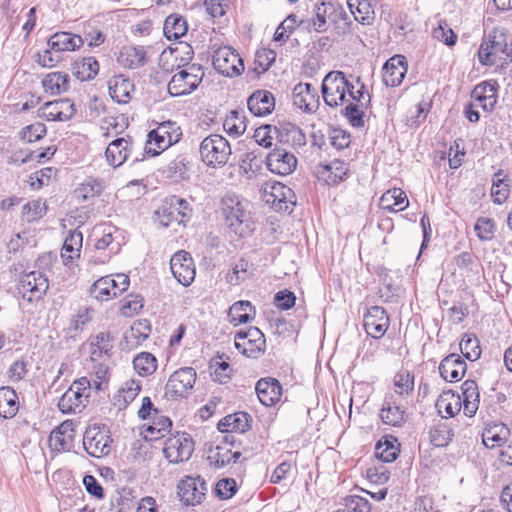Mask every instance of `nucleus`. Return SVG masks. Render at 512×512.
I'll list each match as a JSON object with an SVG mask.
<instances>
[{"label": "nucleus", "mask_w": 512, "mask_h": 512, "mask_svg": "<svg viewBox=\"0 0 512 512\" xmlns=\"http://www.w3.org/2000/svg\"><path fill=\"white\" fill-rule=\"evenodd\" d=\"M471 98L482 107L491 112L497 103V89L494 84L486 81L478 84L471 92Z\"/></svg>", "instance_id": "nucleus-31"}, {"label": "nucleus", "mask_w": 512, "mask_h": 512, "mask_svg": "<svg viewBox=\"0 0 512 512\" xmlns=\"http://www.w3.org/2000/svg\"><path fill=\"white\" fill-rule=\"evenodd\" d=\"M202 161L210 167H221L228 163L231 146L226 138L219 134L205 137L199 147Z\"/></svg>", "instance_id": "nucleus-4"}, {"label": "nucleus", "mask_w": 512, "mask_h": 512, "mask_svg": "<svg viewBox=\"0 0 512 512\" xmlns=\"http://www.w3.org/2000/svg\"><path fill=\"white\" fill-rule=\"evenodd\" d=\"M322 96L326 105L338 107L346 102L348 80L342 71H330L323 79Z\"/></svg>", "instance_id": "nucleus-6"}, {"label": "nucleus", "mask_w": 512, "mask_h": 512, "mask_svg": "<svg viewBox=\"0 0 512 512\" xmlns=\"http://www.w3.org/2000/svg\"><path fill=\"white\" fill-rule=\"evenodd\" d=\"M133 83L123 75L115 76L109 82V94L119 104H126L131 99Z\"/></svg>", "instance_id": "nucleus-38"}, {"label": "nucleus", "mask_w": 512, "mask_h": 512, "mask_svg": "<svg viewBox=\"0 0 512 512\" xmlns=\"http://www.w3.org/2000/svg\"><path fill=\"white\" fill-rule=\"evenodd\" d=\"M76 112L75 104L68 98L46 102L39 108V116L47 121L65 122L72 119Z\"/></svg>", "instance_id": "nucleus-13"}, {"label": "nucleus", "mask_w": 512, "mask_h": 512, "mask_svg": "<svg viewBox=\"0 0 512 512\" xmlns=\"http://www.w3.org/2000/svg\"><path fill=\"white\" fill-rule=\"evenodd\" d=\"M296 29V14H289L277 27L274 40L276 42H286Z\"/></svg>", "instance_id": "nucleus-61"}, {"label": "nucleus", "mask_w": 512, "mask_h": 512, "mask_svg": "<svg viewBox=\"0 0 512 512\" xmlns=\"http://www.w3.org/2000/svg\"><path fill=\"white\" fill-rule=\"evenodd\" d=\"M256 394L259 401L264 406H273L280 401L282 395V386L274 378H262L256 383Z\"/></svg>", "instance_id": "nucleus-25"}, {"label": "nucleus", "mask_w": 512, "mask_h": 512, "mask_svg": "<svg viewBox=\"0 0 512 512\" xmlns=\"http://www.w3.org/2000/svg\"><path fill=\"white\" fill-rule=\"evenodd\" d=\"M251 416L246 412H236L222 418L217 427L221 432L244 433L250 427Z\"/></svg>", "instance_id": "nucleus-35"}, {"label": "nucleus", "mask_w": 512, "mask_h": 512, "mask_svg": "<svg viewBox=\"0 0 512 512\" xmlns=\"http://www.w3.org/2000/svg\"><path fill=\"white\" fill-rule=\"evenodd\" d=\"M83 243V234L79 230L75 229L70 231L67 237L65 238L62 250L61 257L65 265H68L75 258L80 257V251Z\"/></svg>", "instance_id": "nucleus-40"}, {"label": "nucleus", "mask_w": 512, "mask_h": 512, "mask_svg": "<svg viewBox=\"0 0 512 512\" xmlns=\"http://www.w3.org/2000/svg\"><path fill=\"white\" fill-rule=\"evenodd\" d=\"M460 350L463 356L469 361L478 360L481 355L478 338L466 334L460 342Z\"/></svg>", "instance_id": "nucleus-57"}, {"label": "nucleus", "mask_w": 512, "mask_h": 512, "mask_svg": "<svg viewBox=\"0 0 512 512\" xmlns=\"http://www.w3.org/2000/svg\"><path fill=\"white\" fill-rule=\"evenodd\" d=\"M223 213L226 224L239 237H245L250 231V216L237 196L223 198Z\"/></svg>", "instance_id": "nucleus-5"}, {"label": "nucleus", "mask_w": 512, "mask_h": 512, "mask_svg": "<svg viewBox=\"0 0 512 512\" xmlns=\"http://www.w3.org/2000/svg\"><path fill=\"white\" fill-rule=\"evenodd\" d=\"M397 440L393 437L380 440L375 447V455L383 462H393L399 455V448L395 444Z\"/></svg>", "instance_id": "nucleus-52"}, {"label": "nucleus", "mask_w": 512, "mask_h": 512, "mask_svg": "<svg viewBox=\"0 0 512 512\" xmlns=\"http://www.w3.org/2000/svg\"><path fill=\"white\" fill-rule=\"evenodd\" d=\"M234 340L236 349L249 358L257 359L265 352L266 339L257 327L239 330Z\"/></svg>", "instance_id": "nucleus-7"}, {"label": "nucleus", "mask_w": 512, "mask_h": 512, "mask_svg": "<svg viewBox=\"0 0 512 512\" xmlns=\"http://www.w3.org/2000/svg\"><path fill=\"white\" fill-rule=\"evenodd\" d=\"M113 285H115V282L112 281L110 276L101 277L92 284L89 293L91 297L97 300L108 301L117 297Z\"/></svg>", "instance_id": "nucleus-48"}, {"label": "nucleus", "mask_w": 512, "mask_h": 512, "mask_svg": "<svg viewBox=\"0 0 512 512\" xmlns=\"http://www.w3.org/2000/svg\"><path fill=\"white\" fill-rule=\"evenodd\" d=\"M467 370V363L456 353L446 356L439 365V373L445 381H460Z\"/></svg>", "instance_id": "nucleus-23"}, {"label": "nucleus", "mask_w": 512, "mask_h": 512, "mask_svg": "<svg viewBox=\"0 0 512 512\" xmlns=\"http://www.w3.org/2000/svg\"><path fill=\"white\" fill-rule=\"evenodd\" d=\"M433 37L445 45L452 47L457 43V34L449 27L446 21H440L433 30Z\"/></svg>", "instance_id": "nucleus-64"}, {"label": "nucleus", "mask_w": 512, "mask_h": 512, "mask_svg": "<svg viewBox=\"0 0 512 512\" xmlns=\"http://www.w3.org/2000/svg\"><path fill=\"white\" fill-rule=\"evenodd\" d=\"M118 62L125 68H139L145 63V51L142 47L125 46L120 51Z\"/></svg>", "instance_id": "nucleus-43"}, {"label": "nucleus", "mask_w": 512, "mask_h": 512, "mask_svg": "<svg viewBox=\"0 0 512 512\" xmlns=\"http://www.w3.org/2000/svg\"><path fill=\"white\" fill-rule=\"evenodd\" d=\"M206 491L207 484L200 477L187 476L178 484V495L186 505L200 504Z\"/></svg>", "instance_id": "nucleus-17"}, {"label": "nucleus", "mask_w": 512, "mask_h": 512, "mask_svg": "<svg viewBox=\"0 0 512 512\" xmlns=\"http://www.w3.org/2000/svg\"><path fill=\"white\" fill-rule=\"evenodd\" d=\"M293 102L306 113H314L320 105L319 95L310 83H298L293 89Z\"/></svg>", "instance_id": "nucleus-19"}, {"label": "nucleus", "mask_w": 512, "mask_h": 512, "mask_svg": "<svg viewBox=\"0 0 512 512\" xmlns=\"http://www.w3.org/2000/svg\"><path fill=\"white\" fill-rule=\"evenodd\" d=\"M331 11L328 9V2L320 0L314 7L313 30L317 33L326 32L328 29V20L330 19Z\"/></svg>", "instance_id": "nucleus-55"}, {"label": "nucleus", "mask_w": 512, "mask_h": 512, "mask_svg": "<svg viewBox=\"0 0 512 512\" xmlns=\"http://www.w3.org/2000/svg\"><path fill=\"white\" fill-rule=\"evenodd\" d=\"M478 57L483 65H508L512 62V36L502 29H494L481 43Z\"/></svg>", "instance_id": "nucleus-1"}, {"label": "nucleus", "mask_w": 512, "mask_h": 512, "mask_svg": "<svg viewBox=\"0 0 512 512\" xmlns=\"http://www.w3.org/2000/svg\"><path fill=\"white\" fill-rule=\"evenodd\" d=\"M88 395H82L74 388H69L59 399L58 408L64 414L80 412L85 407Z\"/></svg>", "instance_id": "nucleus-37"}, {"label": "nucleus", "mask_w": 512, "mask_h": 512, "mask_svg": "<svg viewBox=\"0 0 512 512\" xmlns=\"http://www.w3.org/2000/svg\"><path fill=\"white\" fill-rule=\"evenodd\" d=\"M267 168L274 174L286 176L291 174L297 167V158L285 148L275 144L274 150L266 157Z\"/></svg>", "instance_id": "nucleus-15"}, {"label": "nucleus", "mask_w": 512, "mask_h": 512, "mask_svg": "<svg viewBox=\"0 0 512 512\" xmlns=\"http://www.w3.org/2000/svg\"><path fill=\"white\" fill-rule=\"evenodd\" d=\"M48 288V278L38 270L24 274L18 284V290L22 298L30 303L41 300Z\"/></svg>", "instance_id": "nucleus-10"}, {"label": "nucleus", "mask_w": 512, "mask_h": 512, "mask_svg": "<svg viewBox=\"0 0 512 512\" xmlns=\"http://www.w3.org/2000/svg\"><path fill=\"white\" fill-rule=\"evenodd\" d=\"M212 63L219 74L227 77L238 76L245 69L242 58L231 46H222L215 49Z\"/></svg>", "instance_id": "nucleus-8"}, {"label": "nucleus", "mask_w": 512, "mask_h": 512, "mask_svg": "<svg viewBox=\"0 0 512 512\" xmlns=\"http://www.w3.org/2000/svg\"><path fill=\"white\" fill-rule=\"evenodd\" d=\"M183 49L184 56L180 58L179 66L188 65V68L174 74L168 83V92L173 97L191 94L197 89L205 75L202 65H189L194 55L192 47L184 44Z\"/></svg>", "instance_id": "nucleus-2"}, {"label": "nucleus", "mask_w": 512, "mask_h": 512, "mask_svg": "<svg viewBox=\"0 0 512 512\" xmlns=\"http://www.w3.org/2000/svg\"><path fill=\"white\" fill-rule=\"evenodd\" d=\"M240 457L241 452H232L226 445H216L207 452V461L214 469L224 468L231 463H236Z\"/></svg>", "instance_id": "nucleus-29"}, {"label": "nucleus", "mask_w": 512, "mask_h": 512, "mask_svg": "<svg viewBox=\"0 0 512 512\" xmlns=\"http://www.w3.org/2000/svg\"><path fill=\"white\" fill-rule=\"evenodd\" d=\"M254 272V264L241 257L233 263L232 269L226 274L225 278L227 283L236 286L253 277Z\"/></svg>", "instance_id": "nucleus-34"}, {"label": "nucleus", "mask_w": 512, "mask_h": 512, "mask_svg": "<svg viewBox=\"0 0 512 512\" xmlns=\"http://www.w3.org/2000/svg\"><path fill=\"white\" fill-rule=\"evenodd\" d=\"M395 393L409 395L414 389V376L408 371H400L394 377Z\"/></svg>", "instance_id": "nucleus-62"}, {"label": "nucleus", "mask_w": 512, "mask_h": 512, "mask_svg": "<svg viewBox=\"0 0 512 512\" xmlns=\"http://www.w3.org/2000/svg\"><path fill=\"white\" fill-rule=\"evenodd\" d=\"M74 440V424L70 420L62 422L49 436V448L52 452L70 451Z\"/></svg>", "instance_id": "nucleus-20"}, {"label": "nucleus", "mask_w": 512, "mask_h": 512, "mask_svg": "<svg viewBox=\"0 0 512 512\" xmlns=\"http://www.w3.org/2000/svg\"><path fill=\"white\" fill-rule=\"evenodd\" d=\"M256 315V309L250 301L240 300L235 302L228 311L229 322L234 326L248 323Z\"/></svg>", "instance_id": "nucleus-36"}, {"label": "nucleus", "mask_w": 512, "mask_h": 512, "mask_svg": "<svg viewBox=\"0 0 512 512\" xmlns=\"http://www.w3.org/2000/svg\"><path fill=\"white\" fill-rule=\"evenodd\" d=\"M163 130H159L158 128L151 130L147 135V141L145 145V153L155 157L158 156L162 151L169 148L172 143L168 142V139L165 137Z\"/></svg>", "instance_id": "nucleus-45"}, {"label": "nucleus", "mask_w": 512, "mask_h": 512, "mask_svg": "<svg viewBox=\"0 0 512 512\" xmlns=\"http://www.w3.org/2000/svg\"><path fill=\"white\" fill-rule=\"evenodd\" d=\"M190 161L184 154H179L171 160L162 174L173 182H181L190 178Z\"/></svg>", "instance_id": "nucleus-32"}, {"label": "nucleus", "mask_w": 512, "mask_h": 512, "mask_svg": "<svg viewBox=\"0 0 512 512\" xmlns=\"http://www.w3.org/2000/svg\"><path fill=\"white\" fill-rule=\"evenodd\" d=\"M19 410L17 393L11 387L0 388V417L13 418Z\"/></svg>", "instance_id": "nucleus-41"}, {"label": "nucleus", "mask_w": 512, "mask_h": 512, "mask_svg": "<svg viewBox=\"0 0 512 512\" xmlns=\"http://www.w3.org/2000/svg\"><path fill=\"white\" fill-rule=\"evenodd\" d=\"M47 211V207L41 200H33L23 206L22 217L27 222H34L41 219Z\"/></svg>", "instance_id": "nucleus-59"}, {"label": "nucleus", "mask_w": 512, "mask_h": 512, "mask_svg": "<svg viewBox=\"0 0 512 512\" xmlns=\"http://www.w3.org/2000/svg\"><path fill=\"white\" fill-rule=\"evenodd\" d=\"M111 337L108 332H100L98 333L94 341L92 342V359L100 358L103 355H108L110 350L112 349Z\"/></svg>", "instance_id": "nucleus-58"}, {"label": "nucleus", "mask_w": 512, "mask_h": 512, "mask_svg": "<svg viewBox=\"0 0 512 512\" xmlns=\"http://www.w3.org/2000/svg\"><path fill=\"white\" fill-rule=\"evenodd\" d=\"M193 451L194 442L187 433L168 438L163 448L164 456L170 463L189 460Z\"/></svg>", "instance_id": "nucleus-12"}, {"label": "nucleus", "mask_w": 512, "mask_h": 512, "mask_svg": "<svg viewBox=\"0 0 512 512\" xmlns=\"http://www.w3.org/2000/svg\"><path fill=\"white\" fill-rule=\"evenodd\" d=\"M163 213L169 218L170 221L184 223L190 220L193 214V210L185 199L173 195L165 200Z\"/></svg>", "instance_id": "nucleus-24"}, {"label": "nucleus", "mask_w": 512, "mask_h": 512, "mask_svg": "<svg viewBox=\"0 0 512 512\" xmlns=\"http://www.w3.org/2000/svg\"><path fill=\"white\" fill-rule=\"evenodd\" d=\"M99 72V63L92 57H84L74 65V75L81 81L94 79Z\"/></svg>", "instance_id": "nucleus-50"}, {"label": "nucleus", "mask_w": 512, "mask_h": 512, "mask_svg": "<svg viewBox=\"0 0 512 512\" xmlns=\"http://www.w3.org/2000/svg\"><path fill=\"white\" fill-rule=\"evenodd\" d=\"M435 407L440 414L445 412L446 417H454L461 410V396L452 391H445L438 397Z\"/></svg>", "instance_id": "nucleus-42"}, {"label": "nucleus", "mask_w": 512, "mask_h": 512, "mask_svg": "<svg viewBox=\"0 0 512 512\" xmlns=\"http://www.w3.org/2000/svg\"><path fill=\"white\" fill-rule=\"evenodd\" d=\"M249 111L258 117L270 114L275 108V98L270 91L257 90L248 98Z\"/></svg>", "instance_id": "nucleus-27"}, {"label": "nucleus", "mask_w": 512, "mask_h": 512, "mask_svg": "<svg viewBox=\"0 0 512 512\" xmlns=\"http://www.w3.org/2000/svg\"><path fill=\"white\" fill-rule=\"evenodd\" d=\"M474 231L480 241H491L495 234V223L487 217H479L475 223Z\"/></svg>", "instance_id": "nucleus-60"}, {"label": "nucleus", "mask_w": 512, "mask_h": 512, "mask_svg": "<svg viewBox=\"0 0 512 512\" xmlns=\"http://www.w3.org/2000/svg\"><path fill=\"white\" fill-rule=\"evenodd\" d=\"M196 381V371L192 367H183L175 371L168 379L165 395L170 398L186 397Z\"/></svg>", "instance_id": "nucleus-11"}, {"label": "nucleus", "mask_w": 512, "mask_h": 512, "mask_svg": "<svg viewBox=\"0 0 512 512\" xmlns=\"http://www.w3.org/2000/svg\"><path fill=\"white\" fill-rule=\"evenodd\" d=\"M141 385L139 381L129 380L125 382L113 396L112 403L119 411L124 410L139 394Z\"/></svg>", "instance_id": "nucleus-39"}, {"label": "nucleus", "mask_w": 512, "mask_h": 512, "mask_svg": "<svg viewBox=\"0 0 512 512\" xmlns=\"http://www.w3.org/2000/svg\"><path fill=\"white\" fill-rule=\"evenodd\" d=\"M461 390L464 414L467 417H473L478 410L480 402L478 385L474 380L468 379L463 382Z\"/></svg>", "instance_id": "nucleus-33"}, {"label": "nucleus", "mask_w": 512, "mask_h": 512, "mask_svg": "<svg viewBox=\"0 0 512 512\" xmlns=\"http://www.w3.org/2000/svg\"><path fill=\"white\" fill-rule=\"evenodd\" d=\"M84 43V39L77 34L69 32H56L47 41V49L38 54V63L43 67H53L60 60L61 52L75 51Z\"/></svg>", "instance_id": "nucleus-3"}, {"label": "nucleus", "mask_w": 512, "mask_h": 512, "mask_svg": "<svg viewBox=\"0 0 512 512\" xmlns=\"http://www.w3.org/2000/svg\"><path fill=\"white\" fill-rule=\"evenodd\" d=\"M348 164L335 159L328 164H318L315 169L316 177L326 185L333 186L343 181L348 175Z\"/></svg>", "instance_id": "nucleus-18"}, {"label": "nucleus", "mask_w": 512, "mask_h": 512, "mask_svg": "<svg viewBox=\"0 0 512 512\" xmlns=\"http://www.w3.org/2000/svg\"><path fill=\"white\" fill-rule=\"evenodd\" d=\"M171 420L162 415H158L154 418L152 424L146 428L145 438L149 440H157L165 436L171 429Z\"/></svg>", "instance_id": "nucleus-53"}, {"label": "nucleus", "mask_w": 512, "mask_h": 512, "mask_svg": "<svg viewBox=\"0 0 512 512\" xmlns=\"http://www.w3.org/2000/svg\"><path fill=\"white\" fill-rule=\"evenodd\" d=\"M188 26L186 20L178 14L169 15L163 27V32L168 40H177L187 33Z\"/></svg>", "instance_id": "nucleus-46"}, {"label": "nucleus", "mask_w": 512, "mask_h": 512, "mask_svg": "<svg viewBox=\"0 0 512 512\" xmlns=\"http://www.w3.org/2000/svg\"><path fill=\"white\" fill-rule=\"evenodd\" d=\"M381 205L387 210L403 211L408 207L409 201L403 190L394 188L382 195Z\"/></svg>", "instance_id": "nucleus-47"}, {"label": "nucleus", "mask_w": 512, "mask_h": 512, "mask_svg": "<svg viewBox=\"0 0 512 512\" xmlns=\"http://www.w3.org/2000/svg\"><path fill=\"white\" fill-rule=\"evenodd\" d=\"M507 435H509V429L505 424L494 425L485 428L482 434V442L487 448L492 449L501 446Z\"/></svg>", "instance_id": "nucleus-49"}, {"label": "nucleus", "mask_w": 512, "mask_h": 512, "mask_svg": "<svg viewBox=\"0 0 512 512\" xmlns=\"http://www.w3.org/2000/svg\"><path fill=\"white\" fill-rule=\"evenodd\" d=\"M294 198L295 194L291 188L282 183L276 182L270 186L267 202L271 203L277 210L287 211L290 206L295 205Z\"/></svg>", "instance_id": "nucleus-28"}, {"label": "nucleus", "mask_w": 512, "mask_h": 512, "mask_svg": "<svg viewBox=\"0 0 512 512\" xmlns=\"http://www.w3.org/2000/svg\"><path fill=\"white\" fill-rule=\"evenodd\" d=\"M452 429L446 423H438L429 431L430 442L435 447H445L453 437Z\"/></svg>", "instance_id": "nucleus-54"}, {"label": "nucleus", "mask_w": 512, "mask_h": 512, "mask_svg": "<svg viewBox=\"0 0 512 512\" xmlns=\"http://www.w3.org/2000/svg\"><path fill=\"white\" fill-rule=\"evenodd\" d=\"M407 61L402 55H394L383 66V82L386 86L400 85L407 73Z\"/></svg>", "instance_id": "nucleus-22"}, {"label": "nucleus", "mask_w": 512, "mask_h": 512, "mask_svg": "<svg viewBox=\"0 0 512 512\" xmlns=\"http://www.w3.org/2000/svg\"><path fill=\"white\" fill-rule=\"evenodd\" d=\"M112 439L105 427L89 426L83 436L85 451L94 458L106 456L111 451Z\"/></svg>", "instance_id": "nucleus-9"}, {"label": "nucleus", "mask_w": 512, "mask_h": 512, "mask_svg": "<svg viewBox=\"0 0 512 512\" xmlns=\"http://www.w3.org/2000/svg\"><path fill=\"white\" fill-rule=\"evenodd\" d=\"M356 5L354 18L361 24H369L374 19V9L369 0H351Z\"/></svg>", "instance_id": "nucleus-63"}, {"label": "nucleus", "mask_w": 512, "mask_h": 512, "mask_svg": "<svg viewBox=\"0 0 512 512\" xmlns=\"http://www.w3.org/2000/svg\"><path fill=\"white\" fill-rule=\"evenodd\" d=\"M246 117L243 112L232 110L223 123L224 130L234 137L242 135L246 130Z\"/></svg>", "instance_id": "nucleus-51"}, {"label": "nucleus", "mask_w": 512, "mask_h": 512, "mask_svg": "<svg viewBox=\"0 0 512 512\" xmlns=\"http://www.w3.org/2000/svg\"><path fill=\"white\" fill-rule=\"evenodd\" d=\"M380 417L384 424L401 426L406 420L405 409L397 404L393 395L386 397L380 410Z\"/></svg>", "instance_id": "nucleus-30"}, {"label": "nucleus", "mask_w": 512, "mask_h": 512, "mask_svg": "<svg viewBox=\"0 0 512 512\" xmlns=\"http://www.w3.org/2000/svg\"><path fill=\"white\" fill-rule=\"evenodd\" d=\"M45 92L51 95H59L69 88V76L63 72H51L42 80Z\"/></svg>", "instance_id": "nucleus-44"}, {"label": "nucleus", "mask_w": 512, "mask_h": 512, "mask_svg": "<svg viewBox=\"0 0 512 512\" xmlns=\"http://www.w3.org/2000/svg\"><path fill=\"white\" fill-rule=\"evenodd\" d=\"M275 134L277 145H287L290 147H302L306 144V136L303 131L295 124L282 122L275 125Z\"/></svg>", "instance_id": "nucleus-21"}, {"label": "nucleus", "mask_w": 512, "mask_h": 512, "mask_svg": "<svg viewBox=\"0 0 512 512\" xmlns=\"http://www.w3.org/2000/svg\"><path fill=\"white\" fill-rule=\"evenodd\" d=\"M133 367L141 376L150 375L157 368V360L153 354L142 352L134 358Z\"/></svg>", "instance_id": "nucleus-56"}, {"label": "nucleus", "mask_w": 512, "mask_h": 512, "mask_svg": "<svg viewBox=\"0 0 512 512\" xmlns=\"http://www.w3.org/2000/svg\"><path fill=\"white\" fill-rule=\"evenodd\" d=\"M170 268L175 279L183 286H189L195 278L196 268L190 253L178 251L170 260Z\"/></svg>", "instance_id": "nucleus-14"}, {"label": "nucleus", "mask_w": 512, "mask_h": 512, "mask_svg": "<svg viewBox=\"0 0 512 512\" xmlns=\"http://www.w3.org/2000/svg\"><path fill=\"white\" fill-rule=\"evenodd\" d=\"M390 320L383 307L372 306L367 309L363 316V326L366 333L374 339L382 338L388 327Z\"/></svg>", "instance_id": "nucleus-16"}, {"label": "nucleus", "mask_w": 512, "mask_h": 512, "mask_svg": "<svg viewBox=\"0 0 512 512\" xmlns=\"http://www.w3.org/2000/svg\"><path fill=\"white\" fill-rule=\"evenodd\" d=\"M132 151L131 137L117 138L113 140L105 151L108 164L114 168L121 166Z\"/></svg>", "instance_id": "nucleus-26"}]
</instances>
